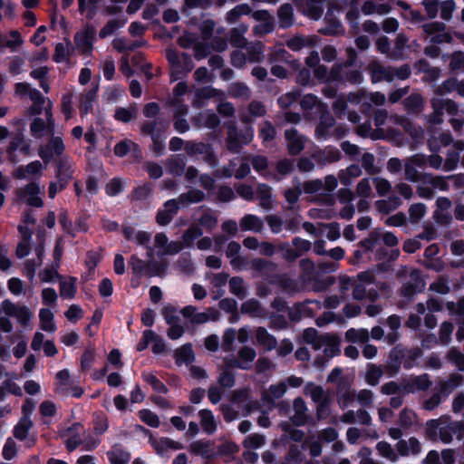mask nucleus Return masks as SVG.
Listing matches in <instances>:
<instances>
[{"label":"nucleus","instance_id":"nucleus-9","mask_svg":"<svg viewBox=\"0 0 464 464\" xmlns=\"http://www.w3.org/2000/svg\"><path fill=\"white\" fill-rule=\"evenodd\" d=\"M46 121L41 118H35L31 124L30 130L34 138H41L44 134H53L54 130V120L52 113V103L46 107Z\"/></svg>","mask_w":464,"mask_h":464},{"label":"nucleus","instance_id":"nucleus-61","mask_svg":"<svg viewBox=\"0 0 464 464\" xmlns=\"http://www.w3.org/2000/svg\"><path fill=\"white\" fill-rule=\"evenodd\" d=\"M138 416L140 420L145 423L146 425L151 427V428H158L160 427V421L156 413L151 411L149 409H142L138 411Z\"/></svg>","mask_w":464,"mask_h":464},{"label":"nucleus","instance_id":"nucleus-57","mask_svg":"<svg viewBox=\"0 0 464 464\" xmlns=\"http://www.w3.org/2000/svg\"><path fill=\"white\" fill-rule=\"evenodd\" d=\"M376 450L382 457H383L392 462H395L398 460L399 454H398L397 450H395L392 447V445L389 444L388 442H386V441L378 442L376 445Z\"/></svg>","mask_w":464,"mask_h":464},{"label":"nucleus","instance_id":"nucleus-64","mask_svg":"<svg viewBox=\"0 0 464 464\" xmlns=\"http://www.w3.org/2000/svg\"><path fill=\"white\" fill-rule=\"evenodd\" d=\"M229 290L231 294L237 295L240 299H243L246 295V287L241 277L236 276L230 279Z\"/></svg>","mask_w":464,"mask_h":464},{"label":"nucleus","instance_id":"nucleus-43","mask_svg":"<svg viewBox=\"0 0 464 464\" xmlns=\"http://www.w3.org/2000/svg\"><path fill=\"white\" fill-rule=\"evenodd\" d=\"M241 246L232 241L227 245L226 255L230 259V264L235 269H239L242 266L243 261L239 256Z\"/></svg>","mask_w":464,"mask_h":464},{"label":"nucleus","instance_id":"nucleus-30","mask_svg":"<svg viewBox=\"0 0 464 464\" xmlns=\"http://www.w3.org/2000/svg\"><path fill=\"white\" fill-rule=\"evenodd\" d=\"M72 165L68 159H61L58 163L56 178L59 180V188H64L72 179Z\"/></svg>","mask_w":464,"mask_h":464},{"label":"nucleus","instance_id":"nucleus-10","mask_svg":"<svg viewBox=\"0 0 464 464\" xmlns=\"http://www.w3.org/2000/svg\"><path fill=\"white\" fill-rule=\"evenodd\" d=\"M431 106L434 113L431 119L433 123H440L441 116L445 111L450 116H457L459 113V108L455 102L450 99L433 98L431 100Z\"/></svg>","mask_w":464,"mask_h":464},{"label":"nucleus","instance_id":"nucleus-45","mask_svg":"<svg viewBox=\"0 0 464 464\" xmlns=\"http://www.w3.org/2000/svg\"><path fill=\"white\" fill-rule=\"evenodd\" d=\"M193 122L198 127L214 128L218 124L219 121L214 112L204 111L195 117Z\"/></svg>","mask_w":464,"mask_h":464},{"label":"nucleus","instance_id":"nucleus-31","mask_svg":"<svg viewBox=\"0 0 464 464\" xmlns=\"http://www.w3.org/2000/svg\"><path fill=\"white\" fill-rule=\"evenodd\" d=\"M293 246L295 247L294 249H287L285 251V258L295 259L296 257L302 256L304 253L308 252L312 247L310 241L300 237H295L293 239Z\"/></svg>","mask_w":464,"mask_h":464},{"label":"nucleus","instance_id":"nucleus-38","mask_svg":"<svg viewBox=\"0 0 464 464\" xmlns=\"http://www.w3.org/2000/svg\"><path fill=\"white\" fill-rule=\"evenodd\" d=\"M76 282L74 277L63 278L60 281V295L64 299H73L77 293Z\"/></svg>","mask_w":464,"mask_h":464},{"label":"nucleus","instance_id":"nucleus-17","mask_svg":"<svg viewBox=\"0 0 464 464\" xmlns=\"http://www.w3.org/2000/svg\"><path fill=\"white\" fill-rule=\"evenodd\" d=\"M430 384L428 374L410 376L401 381V389L405 393H414L428 390Z\"/></svg>","mask_w":464,"mask_h":464},{"label":"nucleus","instance_id":"nucleus-47","mask_svg":"<svg viewBox=\"0 0 464 464\" xmlns=\"http://www.w3.org/2000/svg\"><path fill=\"white\" fill-rule=\"evenodd\" d=\"M324 0H307L304 13L312 19H319L324 13Z\"/></svg>","mask_w":464,"mask_h":464},{"label":"nucleus","instance_id":"nucleus-26","mask_svg":"<svg viewBox=\"0 0 464 464\" xmlns=\"http://www.w3.org/2000/svg\"><path fill=\"white\" fill-rule=\"evenodd\" d=\"M130 266L133 273L140 274L145 276H159L160 268L156 264H152L151 262L146 264L141 259L138 258L136 256H132L130 258Z\"/></svg>","mask_w":464,"mask_h":464},{"label":"nucleus","instance_id":"nucleus-62","mask_svg":"<svg viewBox=\"0 0 464 464\" xmlns=\"http://www.w3.org/2000/svg\"><path fill=\"white\" fill-rule=\"evenodd\" d=\"M401 205V199L396 196L389 197L387 199L378 200L377 208L382 213H389Z\"/></svg>","mask_w":464,"mask_h":464},{"label":"nucleus","instance_id":"nucleus-34","mask_svg":"<svg viewBox=\"0 0 464 464\" xmlns=\"http://www.w3.org/2000/svg\"><path fill=\"white\" fill-rule=\"evenodd\" d=\"M107 456L111 464H129L130 459V453L125 451L120 445H114L107 452Z\"/></svg>","mask_w":464,"mask_h":464},{"label":"nucleus","instance_id":"nucleus-15","mask_svg":"<svg viewBox=\"0 0 464 464\" xmlns=\"http://www.w3.org/2000/svg\"><path fill=\"white\" fill-rule=\"evenodd\" d=\"M83 433L84 429L80 423H74L71 427L61 431V437L63 438L69 451H72L82 443V435Z\"/></svg>","mask_w":464,"mask_h":464},{"label":"nucleus","instance_id":"nucleus-8","mask_svg":"<svg viewBox=\"0 0 464 464\" xmlns=\"http://www.w3.org/2000/svg\"><path fill=\"white\" fill-rule=\"evenodd\" d=\"M1 307L8 316L14 317L24 326H26L33 317V313L28 307L16 304L8 299L2 302Z\"/></svg>","mask_w":464,"mask_h":464},{"label":"nucleus","instance_id":"nucleus-11","mask_svg":"<svg viewBox=\"0 0 464 464\" xmlns=\"http://www.w3.org/2000/svg\"><path fill=\"white\" fill-rule=\"evenodd\" d=\"M64 150L62 138L52 137L47 144L40 146L38 155L45 165H48L55 157L60 156Z\"/></svg>","mask_w":464,"mask_h":464},{"label":"nucleus","instance_id":"nucleus-20","mask_svg":"<svg viewBox=\"0 0 464 464\" xmlns=\"http://www.w3.org/2000/svg\"><path fill=\"white\" fill-rule=\"evenodd\" d=\"M180 208L182 207L177 198L166 201L164 203L163 208L159 209L157 213V223L160 226L168 225L178 213Z\"/></svg>","mask_w":464,"mask_h":464},{"label":"nucleus","instance_id":"nucleus-50","mask_svg":"<svg viewBox=\"0 0 464 464\" xmlns=\"http://www.w3.org/2000/svg\"><path fill=\"white\" fill-rule=\"evenodd\" d=\"M204 198L205 195L202 191L198 189H191L187 193L179 195V197L177 199L179 201L181 207L185 208L189 204L198 203L202 201Z\"/></svg>","mask_w":464,"mask_h":464},{"label":"nucleus","instance_id":"nucleus-46","mask_svg":"<svg viewBox=\"0 0 464 464\" xmlns=\"http://www.w3.org/2000/svg\"><path fill=\"white\" fill-rule=\"evenodd\" d=\"M246 57L249 63H260L263 61L264 45L261 42L248 44L246 48Z\"/></svg>","mask_w":464,"mask_h":464},{"label":"nucleus","instance_id":"nucleus-24","mask_svg":"<svg viewBox=\"0 0 464 464\" xmlns=\"http://www.w3.org/2000/svg\"><path fill=\"white\" fill-rule=\"evenodd\" d=\"M150 442L156 452L161 456L167 454L169 451L182 449V445L179 442L169 438L154 439L152 435H150Z\"/></svg>","mask_w":464,"mask_h":464},{"label":"nucleus","instance_id":"nucleus-33","mask_svg":"<svg viewBox=\"0 0 464 464\" xmlns=\"http://www.w3.org/2000/svg\"><path fill=\"white\" fill-rule=\"evenodd\" d=\"M318 44V38L315 35L295 36L287 41V46L292 51H300L304 47H312Z\"/></svg>","mask_w":464,"mask_h":464},{"label":"nucleus","instance_id":"nucleus-29","mask_svg":"<svg viewBox=\"0 0 464 464\" xmlns=\"http://www.w3.org/2000/svg\"><path fill=\"white\" fill-rule=\"evenodd\" d=\"M420 441L411 437L409 440H401L396 444V450L400 456L405 457L411 454L415 455L420 452Z\"/></svg>","mask_w":464,"mask_h":464},{"label":"nucleus","instance_id":"nucleus-58","mask_svg":"<svg viewBox=\"0 0 464 464\" xmlns=\"http://www.w3.org/2000/svg\"><path fill=\"white\" fill-rule=\"evenodd\" d=\"M355 194L359 198H372L373 196L372 179L369 178L361 179L355 188Z\"/></svg>","mask_w":464,"mask_h":464},{"label":"nucleus","instance_id":"nucleus-63","mask_svg":"<svg viewBox=\"0 0 464 464\" xmlns=\"http://www.w3.org/2000/svg\"><path fill=\"white\" fill-rule=\"evenodd\" d=\"M281 27L287 28L293 24V8L290 5H283L278 10Z\"/></svg>","mask_w":464,"mask_h":464},{"label":"nucleus","instance_id":"nucleus-60","mask_svg":"<svg viewBox=\"0 0 464 464\" xmlns=\"http://www.w3.org/2000/svg\"><path fill=\"white\" fill-rule=\"evenodd\" d=\"M126 24V19L117 18L109 21L104 27L100 31V37L105 38L111 35L116 30L121 28Z\"/></svg>","mask_w":464,"mask_h":464},{"label":"nucleus","instance_id":"nucleus-35","mask_svg":"<svg viewBox=\"0 0 464 464\" xmlns=\"http://www.w3.org/2000/svg\"><path fill=\"white\" fill-rule=\"evenodd\" d=\"M295 414L292 416L293 422L301 426L304 425L307 420V407L302 398H296L294 401Z\"/></svg>","mask_w":464,"mask_h":464},{"label":"nucleus","instance_id":"nucleus-16","mask_svg":"<svg viewBox=\"0 0 464 464\" xmlns=\"http://www.w3.org/2000/svg\"><path fill=\"white\" fill-rule=\"evenodd\" d=\"M124 236L128 240L133 241L140 246L147 248V256L150 259L154 257V250L149 246L151 234L146 231L136 230L133 227H128L123 230Z\"/></svg>","mask_w":464,"mask_h":464},{"label":"nucleus","instance_id":"nucleus-32","mask_svg":"<svg viewBox=\"0 0 464 464\" xmlns=\"http://www.w3.org/2000/svg\"><path fill=\"white\" fill-rule=\"evenodd\" d=\"M285 138L291 154L296 155L304 149V138L299 135L295 129L287 130L285 131Z\"/></svg>","mask_w":464,"mask_h":464},{"label":"nucleus","instance_id":"nucleus-36","mask_svg":"<svg viewBox=\"0 0 464 464\" xmlns=\"http://www.w3.org/2000/svg\"><path fill=\"white\" fill-rule=\"evenodd\" d=\"M31 101L33 102L30 109L32 114L39 115L44 111L46 115V107H48V103H52L49 100H46L38 90H34L31 92Z\"/></svg>","mask_w":464,"mask_h":464},{"label":"nucleus","instance_id":"nucleus-51","mask_svg":"<svg viewBox=\"0 0 464 464\" xmlns=\"http://www.w3.org/2000/svg\"><path fill=\"white\" fill-rule=\"evenodd\" d=\"M361 174L362 169L358 165H351L346 169L340 171L338 177L342 184L348 186L353 179L360 177Z\"/></svg>","mask_w":464,"mask_h":464},{"label":"nucleus","instance_id":"nucleus-52","mask_svg":"<svg viewBox=\"0 0 464 464\" xmlns=\"http://www.w3.org/2000/svg\"><path fill=\"white\" fill-rule=\"evenodd\" d=\"M287 387L285 382L271 385L268 390L263 392V399L272 401L281 398L286 392Z\"/></svg>","mask_w":464,"mask_h":464},{"label":"nucleus","instance_id":"nucleus-49","mask_svg":"<svg viewBox=\"0 0 464 464\" xmlns=\"http://www.w3.org/2000/svg\"><path fill=\"white\" fill-rule=\"evenodd\" d=\"M176 363L179 365L188 364L194 360V353L190 344H185L175 352Z\"/></svg>","mask_w":464,"mask_h":464},{"label":"nucleus","instance_id":"nucleus-3","mask_svg":"<svg viewBox=\"0 0 464 464\" xmlns=\"http://www.w3.org/2000/svg\"><path fill=\"white\" fill-rule=\"evenodd\" d=\"M166 57L171 66L172 81L179 80L183 74L189 72L194 65L192 59L185 53H179L174 50H167Z\"/></svg>","mask_w":464,"mask_h":464},{"label":"nucleus","instance_id":"nucleus-5","mask_svg":"<svg viewBox=\"0 0 464 464\" xmlns=\"http://www.w3.org/2000/svg\"><path fill=\"white\" fill-rule=\"evenodd\" d=\"M427 164V157L423 154H415L405 160L404 162V174L405 179L411 182H423V176L418 169H422Z\"/></svg>","mask_w":464,"mask_h":464},{"label":"nucleus","instance_id":"nucleus-37","mask_svg":"<svg viewBox=\"0 0 464 464\" xmlns=\"http://www.w3.org/2000/svg\"><path fill=\"white\" fill-rule=\"evenodd\" d=\"M97 89H92L82 93L79 97V111L82 116L87 115L92 110V103L96 97Z\"/></svg>","mask_w":464,"mask_h":464},{"label":"nucleus","instance_id":"nucleus-48","mask_svg":"<svg viewBox=\"0 0 464 464\" xmlns=\"http://www.w3.org/2000/svg\"><path fill=\"white\" fill-rule=\"evenodd\" d=\"M241 312L253 317H263L266 314L265 310L261 307L259 302L255 299H249L243 303L241 305Z\"/></svg>","mask_w":464,"mask_h":464},{"label":"nucleus","instance_id":"nucleus-12","mask_svg":"<svg viewBox=\"0 0 464 464\" xmlns=\"http://www.w3.org/2000/svg\"><path fill=\"white\" fill-rule=\"evenodd\" d=\"M304 394L310 396L314 402L318 403L316 411L318 418H325L328 412L326 404V395L324 389L321 386L310 382L307 383L304 387Z\"/></svg>","mask_w":464,"mask_h":464},{"label":"nucleus","instance_id":"nucleus-25","mask_svg":"<svg viewBox=\"0 0 464 464\" xmlns=\"http://www.w3.org/2000/svg\"><path fill=\"white\" fill-rule=\"evenodd\" d=\"M325 107L326 104L321 102L314 94H306L301 101V108L307 116L324 112Z\"/></svg>","mask_w":464,"mask_h":464},{"label":"nucleus","instance_id":"nucleus-6","mask_svg":"<svg viewBox=\"0 0 464 464\" xmlns=\"http://www.w3.org/2000/svg\"><path fill=\"white\" fill-rule=\"evenodd\" d=\"M180 314L193 324H202L209 321L218 319V312L213 308H208L204 312H198L193 305H187L180 310Z\"/></svg>","mask_w":464,"mask_h":464},{"label":"nucleus","instance_id":"nucleus-18","mask_svg":"<svg viewBox=\"0 0 464 464\" xmlns=\"http://www.w3.org/2000/svg\"><path fill=\"white\" fill-rule=\"evenodd\" d=\"M423 31L429 36L430 41L435 44L450 43L451 35L445 32V24L440 22H431L425 24Z\"/></svg>","mask_w":464,"mask_h":464},{"label":"nucleus","instance_id":"nucleus-4","mask_svg":"<svg viewBox=\"0 0 464 464\" xmlns=\"http://www.w3.org/2000/svg\"><path fill=\"white\" fill-rule=\"evenodd\" d=\"M95 36V27L90 24H87L74 35V44L76 49L83 54L91 55L93 50Z\"/></svg>","mask_w":464,"mask_h":464},{"label":"nucleus","instance_id":"nucleus-40","mask_svg":"<svg viewBox=\"0 0 464 464\" xmlns=\"http://www.w3.org/2000/svg\"><path fill=\"white\" fill-rule=\"evenodd\" d=\"M240 227L243 231L260 232L263 227V221L255 215H246L240 220Z\"/></svg>","mask_w":464,"mask_h":464},{"label":"nucleus","instance_id":"nucleus-59","mask_svg":"<svg viewBox=\"0 0 464 464\" xmlns=\"http://www.w3.org/2000/svg\"><path fill=\"white\" fill-rule=\"evenodd\" d=\"M416 68L425 73V80L429 82L437 80L440 75V71L438 68L430 67L429 63L423 60H420L416 64Z\"/></svg>","mask_w":464,"mask_h":464},{"label":"nucleus","instance_id":"nucleus-27","mask_svg":"<svg viewBox=\"0 0 464 464\" xmlns=\"http://www.w3.org/2000/svg\"><path fill=\"white\" fill-rule=\"evenodd\" d=\"M320 123L315 129V137L317 140H325L329 136V130L334 124V119L328 112L327 106L324 112H319Z\"/></svg>","mask_w":464,"mask_h":464},{"label":"nucleus","instance_id":"nucleus-44","mask_svg":"<svg viewBox=\"0 0 464 464\" xmlns=\"http://www.w3.org/2000/svg\"><path fill=\"white\" fill-rule=\"evenodd\" d=\"M200 424L204 431L208 434L213 433L217 430V422L211 411L201 410L198 412Z\"/></svg>","mask_w":464,"mask_h":464},{"label":"nucleus","instance_id":"nucleus-13","mask_svg":"<svg viewBox=\"0 0 464 464\" xmlns=\"http://www.w3.org/2000/svg\"><path fill=\"white\" fill-rule=\"evenodd\" d=\"M46 166L47 165L44 166L39 160H34L27 165L16 168L13 176L17 179L36 180L41 179Z\"/></svg>","mask_w":464,"mask_h":464},{"label":"nucleus","instance_id":"nucleus-2","mask_svg":"<svg viewBox=\"0 0 464 464\" xmlns=\"http://www.w3.org/2000/svg\"><path fill=\"white\" fill-rule=\"evenodd\" d=\"M168 122L163 121H155L143 124L141 133L150 136L152 140L151 150L160 156L164 152L165 143L162 133L168 128Z\"/></svg>","mask_w":464,"mask_h":464},{"label":"nucleus","instance_id":"nucleus-19","mask_svg":"<svg viewBox=\"0 0 464 464\" xmlns=\"http://www.w3.org/2000/svg\"><path fill=\"white\" fill-rule=\"evenodd\" d=\"M256 355V351L248 346H244L238 351V359H230L226 362L227 368L237 367L247 370L251 367Z\"/></svg>","mask_w":464,"mask_h":464},{"label":"nucleus","instance_id":"nucleus-14","mask_svg":"<svg viewBox=\"0 0 464 464\" xmlns=\"http://www.w3.org/2000/svg\"><path fill=\"white\" fill-rule=\"evenodd\" d=\"M253 139V130L246 127L240 134L236 128L231 127L227 135V148L233 152H237L242 145L249 143Z\"/></svg>","mask_w":464,"mask_h":464},{"label":"nucleus","instance_id":"nucleus-41","mask_svg":"<svg viewBox=\"0 0 464 464\" xmlns=\"http://www.w3.org/2000/svg\"><path fill=\"white\" fill-rule=\"evenodd\" d=\"M256 338L258 344L262 345L267 351H271L276 346V338L263 327H258L256 330Z\"/></svg>","mask_w":464,"mask_h":464},{"label":"nucleus","instance_id":"nucleus-53","mask_svg":"<svg viewBox=\"0 0 464 464\" xmlns=\"http://www.w3.org/2000/svg\"><path fill=\"white\" fill-rule=\"evenodd\" d=\"M423 183L430 185L432 188L440 190H448L450 184L447 178L432 176L431 174H424Z\"/></svg>","mask_w":464,"mask_h":464},{"label":"nucleus","instance_id":"nucleus-23","mask_svg":"<svg viewBox=\"0 0 464 464\" xmlns=\"http://www.w3.org/2000/svg\"><path fill=\"white\" fill-rule=\"evenodd\" d=\"M322 350L326 359H331L340 353V340L334 335H324L315 351Z\"/></svg>","mask_w":464,"mask_h":464},{"label":"nucleus","instance_id":"nucleus-42","mask_svg":"<svg viewBox=\"0 0 464 464\" xmlns=\"http://www.w3.org/2000/svg\"><path fill=\"white\" fill-rule=\"evenodd\" d=\"M40 327L43 331L53 333L56 325L53 321V314L48 308H42L39 311Z\"/></svg>","mask_w":464,"mask_h":464},{"label":"nucleus","instance_id":"nucleus-54","mask_svg":"<svg viewBox=\"0 0 464 464\" xmlns=\"http://www.w3.org/2000/svg\"><path fill=\"white\" fill-rule=\"evenodd\" d=\"M251 13V8L247 4H241L235 6L226 15V21L228 24L236 23L242 15H246Z\"/></svg>","mask_w":464,"mask_h":464},{"label":"nucleus","instance_id":"nucleus-1","mask_svg":"<svg viewBox=\"0 0 464 464\" xmlns=\"http://www.w3.org/2000/svg\"><path fill=\"white\" fill-rule=\"evenodd\" d=\"M427 431L430 438L439 439L449 444L456 437L460 440L464 436V423L460 421H449L447 417L430 420L427 422Z\"/></svg>","mask_w":464,"mask_h":464},{"label":"nucleus","instance_id":"nucleus-7","mask_svg":"<svg viewBox=\"0 0 464 464\" xmlns=\"http://www.w3.org/2000/svg\"><path fill=\"white\" fill-rule=\"evenodd\" d=\"M41 188L35 181H33L16 191L17 200L32 207H42L43 200L40 197Z\"/></svg>","mask_w":464,"mask_h":464},{"label":"nucleus","instance_id":"nucleus-21","mask_svg":"<svg viewBox=\"0 0 464 464\" xmlns=\"http://www.w3.org/2000/svg\"><path fill=\"white\" fill-rule=\"evenodd\" d=\"M372 74V82L382 81L392 82L394 80V70L392 67H384L377 62H372L368 66Z\"/></svg>","mask_w":464,"mask_h":464},{"label":"nucleus","instance_id":"nucleus-56","mask_svg":"<svg viewBox=\"0 0 464 464\" xmlns=\"http://www.w3.org/2000/svg\"><path fill=\"white\" fill-rule=\"evenodd\" d=\"M339 67L334 68L333 71L329 72L325 66L321 65L314 70V76L324 82L336 81L341 79L339 75Z\"/></svg>","mask_w":464,"mask_h":464},{"label":"nucleus","instance_id":"nucleus-39","mask_svg":"<svg viewBox=\"0 0 464 464\" xmlns=\"http://www.w3.org/2000/svg\"><path fill=\"white\" fill-rule=\"evenodd\" d=\"M36 259L27 260L25 263V275L30 281L34 278L35 270L43 263L44 246L40 244L35 247Z\"/></svg>","mask_w":464,"mask_h":464},{"label":"nucleus","instance_id":"nucleus-55","mask_svg":"<svg viewBox=\"0 0 464 464\" xmlns=\"http://www.w3.org/2000/svg\"><path fill=\"white\" fill-rule=\"evenodd\" d=\"M345 339L352 343H365L369 339V332L364 328H351L346 331Z\"/></svg>","mask_w":464,"mask_h":464},{"label":"nucleus","instance_id":"nucleus-28","mask_svg":"<svg viewBox=\"0 0 464 464\" xmlns=\"http://www.w3.org/2000/svg\"><path fill=\"white\" fill-rule=\"evenodd\" d=\"M340 288L343 293L353 288V296L356 300H362L366 295V285L362 283H358L350 277H343L341 279Z\"/></svg>","mask_w":464,"mask_h":464},{"label":"nucleus","instance_id":"nucleus-22","mask_svg":"<svg viewBox=\"0 0 464 464\" xmlns=\"http://www.w3.org/2000/svg\"><path fill=\"white\" fill-rule=\"evenodd\" d=\"M16 151H19L24 156H27L30 153V144L24 140V138L22 135H17L14 137L9 143L7 153L9 159L13 162L18 161V159L15 154Z\"/></svg>","mask_w":464,"mask_h":464}]
</instances>
